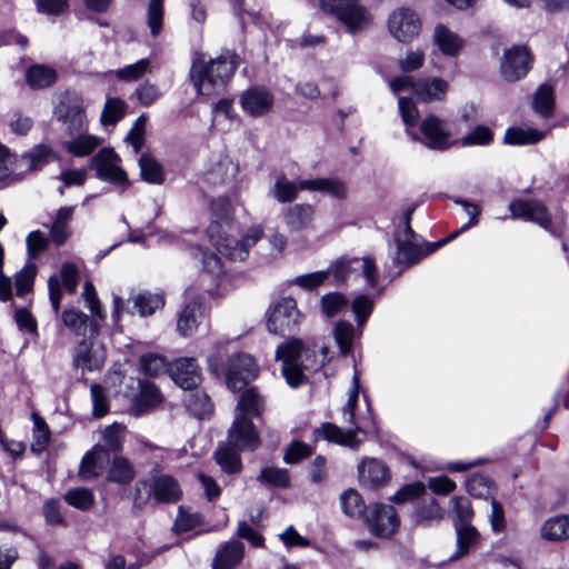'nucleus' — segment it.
Instances as JSON below:
<instances>
[{
	"mask_svg": "<svg viewBox=\"0 0 569 569\" xmlns=\"http://www.w3.org/2000/svg\"><path fill=\"white\" fill-rule=\"evenodd\" d=\"M388 29L399 42L409 43L419 36L421 20L413 10L398 8L389 14Z\"/></svg>",
	"mask_w": 569,
	"mask_h": 569,
	"instance_id": "11",
	"label": "nucleus"
},
{
	"mask_svg": "<svg viewBox=\"0 0 569 569\" xmlns=\"http://www.w3.org/2000/svg\"><path fill=\"white\" fill-rule=\"evenodd\" d=\"M100 143L101 140L96 136L80 134L70 141H64L62 146L67 152L74 157H84L91 153Z\"/></svg>",
	"mask_w": 569,
	"mask_h": 569,
	"instance_id": "41",
	"label": "nucleus"
},
{
	"mask_svg": "<svg viewBox=\"0 0 569 569\" xmlns=\"http://www.w3.org/2000/svg\"><path fill=\"white\" fill-rule=\"evenodd\" d=\"M258 481L278 488H287L290 485V477L287 469L266 467L260 471Z\"/></svg>",
	"mask_w": 569,
	"mask_h": 569,
	"instance_id": "48",
	"label": "nucleus"
},
{
	"mask_svg": "<svg viewBox=\"0 0 569 569\" xmlns=\"http://www.w3.org/2000/svg\"><path fill=\"white\" fill-rule=\"evenodd\" d=\"M301 190L317 191L328 194L337 200H345L348 197V187L339 178H316L300 180Z\"/></svg>",
	"mask_w": 569,
	"mask_h": 569,
	"instance_id": "22",
	"label": "nucleus"
},
{
	"mask_svg": "<svg viewBox=\"0 0 569 569\" xmlns=\"http://www.w3.org/2000/svg\"><path fill=\"white\" fill-rule=\"evenodd\" d=\"M219 226L209 227V237L216 249L230 260L243 261L248 258L250 249L263 237V228L260 224L249 227L240 239L217 234Z\"/></svg>",
	"mask_w": 569,
	"mask_h": 569,
	"instance_id": "5",
	"label": "nucleus"
},
{
	"mask_svg": "<svg viewBox=\"0 0 569 569\" xmlns=\"http://www.w3.org/2000/svg\"><path fill=\"white\" fill-rule=\"evenodd\" d=\"M340 503L343 512L350 517H360L366 509L361 496L353 489H349L341 495Z\"/></svg>",
	"mask_w": 569,
	"mask_h": 569,
	"instance_id": "51",
	"label": "nucleus"
},
{
	"mask_svg": "<svg viewBox=\"0 0 569 569\" xmlns=\"http://www.w3.org/2000/svg\"><path fill=\"white\" fill-rule=\"evenodd\" d=\"M33 441L31 443V450L33 452H42L50 440V430L42 418L38 415H33Z\"/></svg>",
	"mask_w": 569,
	"mask_h": 569,
	"instance_id": "53",
	"label": "nucleus"
},
{
	"mask_svg": "<svg viewBox=\"0 0 569 569\" xmlns=\"http://www.w3.org/2000/svg\"><path fill=\"white\" fill-rule=\"evenodd\" d=\"M91 167L100 180L121 187L122 190L128 188V176L120 167V157L112 149H100L92 158Z\"/></svg>",
	"mask_w": 569,
	"mask_h": 569,
	"instance_id": "9",
	"label": "nucleus"
},
{
	"mask_svg": "<svg viewBox=\"0 0 569 569\" xmlns=\"http://www.w3.org/2000/svg\"><path fill=\"white\" fill-rule=\"evenodd\" d=\"M51 158H56L51 148L46 144H39L19 159V166L27 167L28 170H39L47 164Z\"/></svg>",
	"mask_w": 569,
	"mask_h": 569,
	"instance_id": "39",
	"label": "nucleus"
},
{
	"mask_svg": "<svg viewBox=\"0 0 569 569\" xmlns=\"http://www.w3.org/2000/svg\"><path fill=\"white\" fill-rule=\"evenodd\" d=\"M161 401V393L154 385L149 382H141L140 393L134 398L132 402L131 412L134 416H140L157 407Z\"/></svg>",
	"mask_w": 569,
	"mask_h": 569,
	"instance_id": "29",
	"label": "nucleus"
},
{
	"mask_svg": "<svg viewBox=\"0 0 569 569\" xmlns=\"http://www.w3.org/2000/svg\"><path fill=\"white\" fill-rule=\"evenodd\" d=\"M150 492L159 503H174L182 496L178 481L169 475L152 477L150 480Z\"/></svg>",
	"mask_w": 569,
	"mask_h": 569,
	"instance_id": "21",
	"label": "nucleus"
},
{
	"mask_svg": "<svg viewBox=\"0 0 569 569\" xmlns=\"http://www.w3.org/2000/svg\"><path fill=\"white\" fill-rule=\"evenodd\" d=\"M448 89V82L442 78H422L416 81L415 96L421 101L441 100Z\"/></svg>",
	"mask_w": 569,
	"mask_h": 569,
	"instance_id": "28",
	"label": "nucleus"
},
{
	"mask_svg": "<svg viewBox=\"0 0 569 569\" xmlns=\"http://www.w3.org/2000/svg\"><path fill=\"white\" fill-rule=\"evenodd\" d=\"M531 62L532 57L526 47L515 46L506 49L500 62L501 76L506 81H518L528 73Z\"/></svg>",
	"mask_w": 569,
	"mask_h": 569,
	"instance_id": "13",
	"label": "nucleus"
},
{
	"mask_svg": "<svg viewBox=\"0 0 569 569\" xmlns=\"http://www.w3.org/2000/svg\"><path fill=\"white\" fill-rule=\"evenodd\" d=\"M509 210L513 219L521 218L549 229L550 216L546 207L536 200H513L509 203Z\"/></svg>",
	"mask_w": 569,
	"mask_h": 569,
	"instance_id": "18",
	"label": "nucleus"
},
{
	"mask_svg": "<svg viewBox=\"0 0 569 569\" xmlns=\"http://www.w3.org/2000/svg\"><path fill=\"white\" fill-rule=\"evenodd\" d=\"M359 479L363 486L378 488L388 481L389 471L382 461L366 459L359 466Z\"/></svg>",
	"mask_w": 569,
	"mask_h": 569,
	"instance_id": "26",
	"label": "nucleus"
},
{
	"mask_svg": "<svg viewBox=\"0 0 569 569\" xmlns=\"http://www.w3.org/2000/svg\"><path fill=\"white\" fill-rule=\"evenodd\" d=\"M359 388L360 376L359 372L355 370L352 376V389L350 390L347 403L342 409L345 421L351 423L352 426L355 425V410L358 403Z\"/></svg>",
	"mask_w": 569,
	"mask_h": 569,
	"instance_id": "59",
	"label": "nucleus"
},
{
	"mask_svg": "<svg viewBox=\"0 0 569 569\" xmlns=\"http://www.w3.org/2000/svg\"><path fill=\"white\" fill-rule=\"evenodd\" d=\"M124 436V428L121 425L113 423L103 430V442L102 445L108 452L118 451L122 447V439Z\"/></svg>",
	"mask_w": 569,
	"mask_h": 569,
	"instance_id": "62",
	"label": "nucleus"
},
{
	"mask_svg": "<svg viewBox=\"0 0 569 569\" xmlns=\"http://www.w3.org/2000/svg\"><path fill=\"white\" fill-rule=\"evenodd\" d=\"M73 207H61L57 211L54 221L50 228V234L52 241L58 246L63 244L71 234L68 224L73 217Z\"/></svg>",
	"mask_w": 569,
	"mask_h": 569,
	"instance_id": "33",
	"label": "nucleus"
},
{
	"mask_svg": "<svg viewBox=\"0 0 569 569\" xmlns=\"http://www.w3.org/2000/svg\"><path fill=\"white\" fill-rule=\"evenodd\" d=\"M452 513L455 515V525H468L473 516L470 501L466 497H455L451 499Z\"/></svg>",
	"mask_w": 569,
	"mask_h": 569,
	"instance_id": "61",
	"label": "nucleus"
},
{
	"mask_svg": "<svg viewBox=\"0 0 569 569\" xmlns=\"http://www.w3.org/2000/svg\"><path fill=\"white\" fill-rule=\"evenodd\" d=\"M357 431V427L342 430L332 423H325L317 430V433L331 442L357 450L360 446V441L356 439Z\"/></svg>",
	"mask_w": 569,
	"mask_h": 569,
	"instance_id": "30",
	"label": "nucleus"
},
{
	"mask_svg": "<svg viewBox=\"0 0 569 569\" xmlns=\"http://www.w3.org/2000/svg\"><path fill=\"white\" fill-rule=\"evenodd\" d=\"M347 298L339 292H330L321 298V308L327 317H333L347 307Z\"/></svg>",
	"mask_w": 569,
	"mask_h": 569,
	"instance_id": "60",
	"label": "nucleus"
},
{
	"mask_svg": "<svg viewBox=\"0 0 569 569\" xmlns=\"http://www.w3.org/2000/svg\"><path fill=\"white\" fill-rule=\"evenodd\" d=\"M129 302L132 305L129 308L124 307V301L120 296H113V310L112 319L118 323L124 312L140 317H150L157 310L164 307V296L160 291L138 290L131 291Z\"/></svg>",
	"mask_w": 569,
	"mask_h": 569,
	"instance_id": "7",
	"label": "nucleus"
},
{
	"mask_svg": "<svg viewBox=\"0 0 569 569\" xmlns=\"http://www.w3.org/2000/svg\"><path fill=\"white\" fill-rule=\"evenodd\" d=\"M26 78L32 89H43L56 82L57 72L53 68L34 64L27 70Z\"/></svg>",
	"mask_w": 569,
	"mask_h": 569,
	"instance_id": "37",
	"label": "nucleus"
},
{
	"mask_svg": "<svg viewBox=\"0 0 569 569\" xmlns=\"http://www.w3.org/2000/svg\"><path fill=\"white\" fill-rule=\"evenodd\" d=\"M64 500L69 506L87 511L94 505V493L88 488H73L66 492Z\"/></svg>",
	"mask_w": 569,
	"mask_h": 569,
	"instance_id": "46",
	"label": "nucleus"
},
{
	"mask_svg": "<svg viewBox=\"0 0 569 569\" xmlns=\"http://www.w3.org/2000/svg\"><path fill=\"white\" fill-rule=\"evenodd\" d=\"M432 40L441 53L447 57L458 56L465 44L463 39L458 33L442 23L435 27Z\"/></svg>",
	"mask_w": 569,
	"mask_h": 569,
	"instance_id": "25",
	"label": "nucleus"
},
{
	"mask_svg": "<svg viewBox=\"0 0 569 569\" xmlns=\"http://www.w3.org/2000/svg\"><path fill=\"white\" fill-rule=\"evenodd\" d=\"M151 71V63L149 59H141L132 64H128L116 71V76L122 81H137L146 73Z\"/></svg>",
	"mask_w": 569,
	"mask_h": 569,
	"instance_id": "49",
	"label": "nucleus"
},
{
	"mask_svg": "<svg viewBox=\"0 0 569 569\" xmlns=\"http://www.w3.org/2000/svg\"><path fill=\"white\" fill-rule=\"evenodd\" d=\"M543 540L559 542L569 540V516L558 515L548 518L540 528Z\"/></svg>",
	"mask_w": 569,
	"mask_h": 569,
	"instance_id": "27",
	"label": "nucleus"
},
{
	"mask_svg": "<svg viewBox=\"0 0 569 569\" xmlns=\"http://www.w3.org/2000/svg\"><path fill=\"white\" fill-rule=\"evenodd\" d=\"M201 522L202 517L200 513H189L180 507L172 529L177 533L186 532L196 528Z\"/></svg>",
	"mask_w": 569,
	"mask_h": 569,
	"instance_id": "63",
	"label": "nucleus"
},
{
	"mask_svg": "<svg viewBox=\"0 0 569 569\" xmlns=\"http://www.w3.org/2000/svg\"><path fill=\"white\" fill-rule=\"evenodd\" d=\"M240 104L249 116L261 117L271 110L273 96L263 87H251L241 94Z\"/></svg>",
	"mask_w": 569,
	"mask_h": 569,
	"instance_id": "19",
	"label": "nucleus"
},
{
	"mask_svg": "<svg viewBox=\"0 0 569 569\" xmlns=\"http://www.w3.org/2000/svg\"><path fill=\"white\" fill-rule=\"evenodd\" d=\"M355 327L348 321H338L333 329V338L342 355H348L352 349Z\"/></svg>",
	"mask_w": 569,
	"mask_h": 569,
	"instance_id": "47",
	"label": "nucleus"
},
{
	"mask_svg": "<svg viewBox=\"0 0 569 569\" xmlns=\"http://www.w3.org/2000/svg\"><path fill=\"white\" fill-rule=\"evenodd\" d=\"M303 350V343L300 339L292 338L279 345L276 350V359L282 361L281 372L290 387H298L303 379L301 367L298 359Z\"/></svg>",
	"mask_w": 569,
	"mask_h": 569,
	"instance_id": "10",
	"label": "nucleus"
},
{
	"mask_svg": "<svg viewBox=\"0 0 569 569\" xmlns=\"http://www.w3.org/2000/svg\"><path fill=\"white\" fill-rule=\"evenodd\" d=\"M366 523L373 536L387 538L397 531L399 518L393 507L373 503L366 513Z\"/></svg>",
	"mask_w": 569,
	"mask_h": 569,
	"instance_id": "12",
	"label": "nucleus"
},
{
	"mask_svg": "<svg viewBox=\"0 0 569 569\" xmlns=\"http://www.w3.org/2000/svg\"><path fill=\"white\" fill-rule=\"evenodd\" d=\"M163 0H150L148 6V26L153 37H157L162 29Z\"/></svg>",
	"mask_w": 569,
	"mask_h": 569,
	"instance_id": "58",
	"label": "nucleus"
},
{
	"mask_svg": "<svg viewBox=\"0 0 569 569\" xmlns=\"http://www.w3.org/2000/svg\"><path fill=\"white\" fill-rule=\"evenodd\" d=\"M54 114L67 127L70 134L80 132L84 127V108L77 97L63 98L56 107Z\"/></svg>",
	"mask_w": 569,
	"mask_h": 569,
	"instance_id": "15",
	"label": "nucleus"
},
{
	"mask_svg": "<svg viewBox=\"0 0 569 569\" xmlns=\"http://www.w3.org/2000/svg\"><path fill=\"white\" fill-rule=\"evenodd\" d=\"M140 177L150 184H161L164 181L162 166L150 154H141L139 158Z\"/></svg>",
	"mask_w": 569,
	"mask_h": 569,
	"instance_id": "36",
	"label": "nucleus"
},
{
	"mask_svg": "<svg viewBox=\"0 0 569 569\" xmlns=\"http://www.w3.org/2000/svg\"><path fill=\"white\" fill-rule=\"evenodd\" d=\"M553 103V89L549 84H541L533 96L532 107L535 111L545 118L550 117Z\"/></svg>",
	"mask_w": 569,
	"mask_h": 569,
	"instance_id": "44",
	"label": "nucleus"
},
{
	"mask_svg": "<svg viewBox=\"0 0 569 569\" xmlns=\"http://www.w3.org/2000/svg\"><path fill=\"white\" fill-rule=\"evenodd\" d=\"M545 136L546 132L532 128L511 127L505 132V142L513 146L533 144L542 140Z\"/></svg>",
	"mask_w": 569,
	"mask_h": 569,
	"instance_id": "35",
	"label": "nucleus"
},
{
	"mask_svg": "<svg viewBox=\"0 0 569 569\" xmlns=\"http://www.w3.org/2000/svg\"><path fill=\"white\" fill-rule=\"evenodd\" d=\"M243 556V545L239 541H229L217 553L213 569H231L240 562Z\"/></svg>",
	"mask_w": 569,
	"mask_h": 569,
	"instance_id": "34",
	"label": "nucleus"
},
{
	"mask_svg": "<svg viewBox=\"0 0 569 569\" xmlns=\"http://www.w3.org/2000/svg\"><path fill=\"white\" fill-rule=\"evenodd\" d=\"M397 259L400 263L410 266L418 262L423 257L421 248L415 242H412L410 239H397Z\"/></svg>",
	"mask_w": 569,
	"mask_h": 569,
	"instance_id": "50",
	"label": "nucleus"
},
{
	"mask_svg": "<svg viewBox=\"0 0 569 569\" xmlns=\"http://www.w3.org/2000/svg\"><path fill=\"white\" fill-rule=\"evenodd\" d=\"M466 486L468 492L476 498L488 499L492 495V483L489 478L482 475L470 477Z\"/></svg>",
	"mask_w": 569,
	"mask_h": 569,
	"instance_id": "56",
	"label": "nucleus"
},
{
	"mask_svg": "<svg viewBox=\"0 0 569 569\" xmlns=\"http://www.w3.org/2000/svg\"><path fill=\"white\" fill-rule=\"evenodd\" d=\"M418 523L438 522L443 518V510L440 508L436 499H430L417 508L415 513Z\"/></svg>",
	"mask_w": 569,
	"mask_h": 569,
	"instance_id": "55",
	"label": "nucleus"
},
{
	"mask_svg": "<svg viewBox=\"0 0 569 569\" xmlns=\"http://www.w3.org/2000/svg\"><path fill=\"white\" fill-rule=\"evenodd\" d=\"M302 315L291 297L278 300L270 309L267 328L271 333L286 335L293 332L301 323Z\"/></svg>",
	"mask_w": 569,
	"mask_h": 569,
	"instance_id": "8",
	"label": "nucleus"
},
{
	"mask_svg": "<svg viewBox=\"0 0 569 569\" xmlns=\"http://www.w3.org/2000/svg\"><path fill=\"white\" fill-rule=\"evenodd\" d=\"M191 254L194 259L200 260L202 269L214 278L223 273V267L220 258L213 252L202 250L200 247H192Z\"/></svg>",
	"mask_w": 569,
	"mask_h": 569,
	"instance_id": "43",
	"label": "nucleus"
},
{
	"mask_svg": "<svg viewBox=\"0 0 569 569\" xmlns=\"http://www.w3.org/2000/svg\"><path fill=\"white\" fill-rule=\"evenodd\" d=\"M61 321L76 336H97L99 333V326L88 315L74 308H69L62 311Z\"/></svg>",
	"mask_w": 569,
	"mask_h": 569,
	"instance_id": "23",
	"label": "nucleus"
},
{
	"mask_svg": "<svg viewBox=\"0 0 569 569\" xmlns=\"http://www.w3.org/2000/svg\"><path fill=\"white\" fill-rule=\"evenodd\" d=\"M202 317L200 303L192 301L184 306L179 315L177 329L182 336H191L196 332Z\"/></svg>",
	"mask_w": 569,
	"mask_h": 569,
	"instance_id": "32",
	"label": "nucleus"
},
{
	"mask_svg": "<svg viewBox=\"0 0 569 569\" xmlns=\"http://www.w3.org/2000/svg\"><path fill=\"white\" fill-rule=\"evenodd\" d=\"M127 104L119 98H107L100 121L103 126H113L126 114Z\"/></svg>",
	"mask_w": 569,
	"mask_h": 569,
	"instance_id": "45",
	"label": "nucleus"
},
{
	"mask_svg": "<svg viewBox=\"0 0 569 569\" xmlns=\"http://www.w3.org/2000/svg\"><path fill=\"white\" fill-rule=\"evenodd\" d=\"M260 445L258 431L252 421L242 416H234L229 429L228 442L216 451V461L227 473H236L241 469L240 452L252 451Z\"/></svg>",
	"mask_w": 569,
	"mask_h": 569,
	"instance_id": "2",
	"label": "nucleus"
},
{
	"mask_svg": "<svg viewBox=\"0 0 569 569\" xmlns=\"http://www.w3.org/2000/svg\"><path fill=\"white\" fill-rule=\"evenodd\" d=\"M315 207L310 203H297L283 211V221L290 232H298L309 227L315 218Z\"/></svg>",
	"mask_w": 569,
	"mask_h": 569,
	"instance_id": "24",
	"label": "nucleus"
},
{
	"mask_svg": "<svg viewBox=\"0 0 569 569\" xmlns=\"http://www.w3.org/2000/svg\"><path fill=\"white\" fill-rule=\"evenodd\" d=\"M299 190H301L299 182L296 183L290 181L284 174H279L276 178L271 193L278 202L286 203L295 201Z\"/></svg>",
	"mask_w": 569,
	"mask_h": 569,
	"instance_id": "40",
	"label": "nucleus"
},
{
	"mask_svg": "<svg viewBox=\"0 0 569 569\" xmlns=\"http://www.w3.org/2000/svg\"><path fill=\"white\" fill-rule=\"evenodd\" d=\"M238 63L239 57L230 51L209 61L202 58L194 59L190 69V80L197 93L200 96L217 93L231 79Z\"/></svg>",
	"mask_w": 569,
	"mask_h": 569,
	"instance_id": "1",
	"label": "nucleus"
},
{
	"mask_svg": "<svg viewBox=\"0 0 569 569\" xmlns=\"http://www.w3.org/2000/svg\"><path fill=\"white\" fill-rule=\"evenodd\" d=\"M136 477L131 462L123 457H116L108 472V480L119 485H128Z\"/></svg>",
	"mask_w": 569,
	"mask_h": 569,
	"instance_id": "38",
	"label": "nucleus"
},
{
	"mask_svg": "<svg viewBox=\"0 0 569 569\" xmlns=\"http://www.w3.org/2000/svg\"><path fill=\"white\" fill-rule=\"evenodd\" d=\"M27 251L30 258H34L49 246V238L40 230L31 231L26 238Z\"/></svg>",
	"mask_w": 569,
	"mask_h": 569,
	"instance_id": "64",
	"label": "nucleus"
},
{
	"mask_svg": "<svg viewBox=\"0 0 569 569\" xmlns=\"http://www.w3.org/2000/svg\"><path fill=\"white\" fill-rule=\"evenodd\" d=\"M172 380L182 389L191 390L201 382L200 368L194 358H179L169 368Z\"/></svg>",
	"mask_w": 569,
	"mask_h": 569,
	"instance_id": "17",
	"label": "nucleus"
},
{
	"mask_svg": "<svg viewBox=\"0 0 569 569\" xmlns=\"http://www.w3.org/2000/svg\"><path fill=\"white\" fill-rule=\"evenodd\" d=\"M373 306V300L366 295H359L353 299L351 309L356 315L357 323L359 327H362L368 320L372 312Z\"/></svg>",
	"mask_w": 569,
	"mask_h": 569,
	"instance_id": "57",
	"label": "nucleus"
},
{
	"mask_svg": "<svg viewBox=\"0 0 569 569\" xmlns=\"http://www.w3.org/2000/svg\"><path fill=\"white\" fill-rule=\"evenodd\" d=\"M322 11L340 21L350 33H357L369 27L371 17L359 0H320Z\"/></svg>",
	"mask_w": 569,
	"mask_h": 569,
	"instance_id": "6",
	"label": "nucleus"
},
{
	"mask_svg": "<svg viewBox=\"0 0 569 569\" xmlns=\"http://www.w3.org/2000/svg\"><path fill=\"white\" fill-rule=\"evenodd\" d=\"M421 142L435 150H446L450 147L451 130L449 124L436 117L428 116L420 123Z\"/></svg>",
	"mask_w": 569,
	"mask_h": 569,
	"instance_id": "14",
	"label": "nucleus"
},
{
	"mask_svg": "<svg viewBox=\"0 0 569 569\" xmlns=\"http://www.w3.org/2000/svg\"><path fill=\"white\" fill-rule=\"evenodd\" d=\"M37 273V267L32 262H28L23 269H21L14 278L16 292L19 297H23L30 292L33 286L34 277Z\"/></svg>",
	"mask_w": 569,
	"mask_h": 569,
	"instance_id": "54",
	"label": "nucleus"
},
{
	"mask_svg": "<svg viewBox=\"0 0 569 569\" xmlns=\"http://www.w3.org/2000/svg\"><path fill=\"white\" fill-rule=\"evenodd\" d=\"M226 356L224 346H218L216 352L208 358L209 370L217 377L224 372L228 388L233 392L240 391L257 377L258 366L253 358L246 353L228 357V363L224 366Z\"/></svg>",
	"mask_w": 569,
	"mask_h": 569,
	"instance_id": "4",
	"label": "nucleus"
},
{
	"mask_svg": "<svg viewBox=\"0 0 569 569\" xmlns=\"http://www.w3.org/2000/svg\"><path fill=\"white\" fill-rule=\"evenodd\" d=\"M106 355L102 348L88 339L81 340L72 350V365L82 372L100 370Z\"/></svg>",
	"mask_w": 569,
	"mask_h": 569,
	"instance_id": "16",
	"label": "nucleus"
},
{
	"mask_svg": "<svg viewBox=\"0 0 569 569\" xmlns=\"http://www.w3.org/2000/svg\"><path fill=\"white\" fill-rule=\"evenodd\" d=\"M352 273L362 274L366 278L367 286L370 288L377 284L378 271L375 261L369 257L340 258L335 261L328 270L298 276L293 280V283L310 290L322 284L330 274L340 283L345 282Z\"/></svg>",
	"mask_w": 569,
	"mask_h": 569,
	"instance_id": "3",
	"label": "nucleus"
},
{
	"mask_svg": "<svg viewBox=\"0 0 569 569\" xmlns=\"http://www.w3.org/2000/svg\"><path fill=\"white\" fill-rule=\"evenodd\" d=\"M109 460L108 450L101 445H96L81 459L79 477L82 480H90L100 476L109 463Z\"/></svg>",
	"mask_w": 569,
	"mask_h": 569,
	"instance_id": "20",
	"label": "nucleus"
},
{
	"mask_svg": "<svg viewBox=\"0 0 569 569\" xmlns=\"http://www.w3.org/2000/svg\"><path fill=\"white\" fill-rule=\"evenodd\" d=\"M264 409V400L254 388L243 391L238 400L234 416L258 417Z\"/></svg>",
	"mask_w": 569,
	"mask_h": 569,
	"instance_id": "31",
	"label": "nucleus"
},
{
	"mask_svg": "<svg viewBox=\"0 0 569 569\" xmlns=\"http://www.w3.org/2000/svg\"><path fill=\"white\" fill-rule=\"evenodd\" d=\"M456 533L458 553L451 556V560L458 559L459 557L466 555L470 550V548H472L478 542L479 539V533L477 529L470 525L456 523Z\"/></svg>",
	"mask_w": 569,
	"mask_h": 569,
	"instance_id": "42",
	"label": "nucleus"
},
{
	"mask_svg": "<svg viewBox=\"0 0 569 569\" xmlns=\"http://www.w3.org/2000/svg\"><path fill=\"white\" fill-rule=\"evenodd\" d=\"M187 408L198 418H203L211 413L212 405L209 397L201 391L190 393L184 399Z\"/></svg>",
	"mask_w": 569,
	"mask_h": 569,
	"instance_id": "52",
	"label": "nucleus"
}]
</instances>
